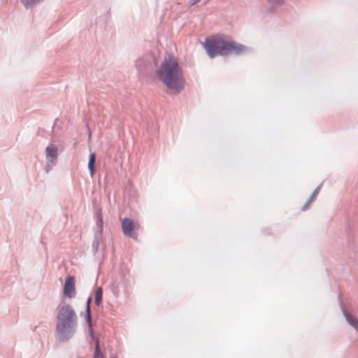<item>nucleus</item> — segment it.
Listing matches in <instances>:
<instances>
[{
	"label": "nucleus",
	"instance_id": "f257e3e1",
	"mask_svg": "<svg viewBox=\"0 0 358 358\" xmlns=\"http://www.w3.org/2000/svg\"><path fill=\"white\" fill-rule=\"evenodd\" d=\"M78 329V316L73 307L62 300L57 308L55 336L62 343H68Z\"/></svg>",
	"mask_w": 358,
	"mask_h": 358
},
{
	"label": "nucleus",
	"instance_id": "f03ea898",
	"mask_svg": "<svg viewBox=\"0 0 358 358\" xmlns=\"http://www.w3.org/2000/svg\"><path fill=\"white\" fill-rule=\"evenodd\" d=\"M156 74L159 80L175 93L178 94L184 89L182 71L173 55L164 58Z\"/></svg>",
	"mask_w": 358,
	"mask_h": 358
},
{
	"label": "nucleus",
	"instance_id": "7ed1b4c3",
	"mask_svg": "<svg viewBox=\"0 0 358 358\" xmlns=\"http://www.w3.org/2000/svg\"><path fill=\"white\" fill-rule=\"evenodd\" d=\"M203 48L210 58L217 55L227 56L231 54L241 55L249 48L234 41H227L222 38H206Z\"/></svg>",
	"mask_w": 358,
	"mask_h": 358
},
{
	"label": "nucleus",
	"instance_id": "20e7f679",
	"mask_svg": "<svg viewBox=\"0 0 358 358\" xmlns=\"http://www.w3.org/2000/svg\"><path fill=\"white\" fill-rule=\"evenodd\" d=\"M45 164L44 170L48 173L57 164L58 162V147L52 143L46 147L45 150Z\"/></svg>",
	"mask_w": 358,
	"mask_h": 358
},
{
	"label": "nucleus",
	"instance_id": "39448f33",
	"mask_svg": "<svg viewBox=\"0 0 358 358\" xmlns=\"http://www.w3.org/2000/svg\"><path fill=\"white\" fill-rule=\"evenodd\" d=\"M63 295L65 298L73 299L76 296L75 278L72 275H68L63 287Z\"/></svg>",
	"mask_w": 358,
	"mask_h": 358
},
{
	"label": "nucleus",
	"instance_id": "423d86ee",
	"mask_svg": "<svg viewBox=\"0 0 358 358\" xmlns=\"http://www.w3.org/2000/svg\"><path fill=\"white\" fill-rule=\"evenodd\" d=\"M122 229L124 236L133 239L137 238V234L134 231V223L131 219L124 217L122 220Z\"/></svg>",
	"mask_w": 358,
	"mask_h": 358
},
{
	"label": "nucleus",
	"instance_id": "0eeeda50",
	"mask_svg": "<svg viewBox=\"0 0 358 358\" xmlns=\"http://www.w3.org/2000/svg\"><path fill=\"white\" fill-rule=\"evenodd\" d=\"M92 207H93V210L96 216V224L99 227V228H101V231H103V221L101 208H100V206L97 202V200L95 198L92 199Z\"/></svg>",
	"mask_w": 358,
	"mask_h": 358
},
{
	"label": "nucleus",
	"instance_id": "6e6552de",
	"mask_svg": "<svg viewBox=\"0 0 358 358\" xmlns=\"http://www.w3.org/2000/svg\"><path fill=\"white\" fill-rule=\"evenodd\" d=\"M341 308L347 322L358 331V319L355 315L348 312L343 306H341Z\"/></svg>",
	"mask_w": 358,
	"mask_h": 358
},
{
	"label": "nucleus",
	"instance_id": "1a4fd4ad",
	"mask_svg": "<svg viewBox=\"0 0 358 358\" xmlns=\"http://www.w3.org/2000/svg\"><path fill=\"white\" fill-rule=\"evenodd\" d=\"M99 231L94 235V240L92 244V250L94 255H96L99 252V242L102 238L103 231H101V228H99Z\"/></svg>",
	"mask_w": 358,
	"mask_h": 358
},
{
	"label": "nucleus",
	"instance_id": "9d476101",
	"mask_svg": "<svg viewBox=\"0 0 358 358\" xmlns=\"http://www.w3.org/2000/svg\"><path fill=\"white\" fill-rule=\"evenodd\" d=\"M88 169L90 176L92 178L96 171V155L94 152L91 153L89 156Z\"/></svg>",
	"mask_w": 358,
	"mask_h": 358
},
{
	"label": "nucleus",
	"instance_id": "9b49d317",
	"mask_svg": "<svg viewBox=\"0 0 358 358\" xmlns=\"http://www.w3.org/2000/svg\"><path fill=\"white\" fill-rule=\"evenodd\" d=\"M80 316L84 318V325L90 324L92 322V316L91 309H85L84 313H81Z\"/></svg>",
	"mask_w": 358,
	"mask_h": 358
},
{
	"label": "nucleus",
	"instance_id": "f8f14e48",
	"mask_svg": "<svg viewBox=\"0 0 358 358\" xmlns=\"http://www.w3.org/2000/svg\"><path fill=\"white\" fill-rule=\"evenodd\" d=\"M103 298V289L101 287L96 288L95 292V304L96 306H99L101 303Z\"/></svg>",
	"mask_w": 358,
	"mask_h": 358
},
{
	"label": "nucleus",
	"instance_id": "ddd939ff",
	"mask_svg": "<svg viewBox=\"0 0 358 358\" xmlns=\"http://www.w3.org/2000/svg\"><path fill=\"white\" fill-rule=\"evenodd\" d=\"M85 327L87 328L88 334L92 341H93L95 344H96V342H99V338L94 334L93 323H91L90 324H85Z\"/></svg>",
	"mask_w": 358,
	"mask_h": 358
},
{
	"label": "nucleus",
	"instance_id": "4468645a",
	"mask_svg": "<svg viewBox=\"0 0 358 358\" xmlns=\"http://www.w3.org/2000/svg\"><path fill=\"white\" fill-rule=\"evenodd\" d=\"M268 3L271 5V7L269 8L268 12L272 13L274 10V6H280L283 4L284 0H268Z\"/></svg>",
	"mask_w": 358,
	"mask_h": 358
},
{
	"label": "nucleus",
	"instance_id": "2eb2a0df",
	"mask_svg": "<svg viewBox=\"0 0 358 358\" xmlns=\"http://www.w3.org/2000/svg\"><path fill=\"white\" fill-rule=\"evenodd\" d=\"M94 358H103V354L101 350L99 342H96V344H95Z\"/></svg>",
	"mask_w": 358,
	"mask_h": 358
},
{
	"label": "nucleus",
	"instance_id": "dca6fc26",
	"mask_svg": "<svg viewBox=\"0 0 358 358\" xmlns=\"http://www.w3.org/2000/svg\"><path fill=\"white\" fill-rule=\"evenodd\" d=\"M42 0H21L23 5L27 8L31 7Z\"/></svg>",
	"mask_w": 358,
	"mask_h": 358
},
{
	"label": "nucleus",
	"instance_id": "f3484780",
	"mask_svg": "<svg viewBox=\"0 0 358 358\" xmlns=\"http://www.w3.org/2000/svg\"><path fill=\"white\" fill-rule=\"evenodd\" d=\"M316 198L310 195L308 201L306 202V203L303 206L301 210L303 211H305L308 210L310 207V205L315 200Z\"/></svg>",
	"mask_w": 358,
	"mask_h": 358
},
{
	"label": "nucleus",
	"instance_id": "a211bd4d",
	"mask_svg": "<svg viewBox=\"0 0 358 358\" xmlns=\"http://www.w3.org/2000/svg\"><path fill=\"white\" fill-rule=\"evenodd\" d=\"M321 187H322V184L320 185L318 187H317L315 190L312 193V196H314L315 198L317 197V194H319V192H320V189H321Z\"/></svg>",
	"mask_w": 358,
	"mask_h": 358
},
{
	"label": "nucleus",
	"instance_id": "6ab92c4d",
	"mask_svg": "<svg viewBox=\"0 0 358 358\" xmlns=\"http://www.w3.org/2000/svg\"><path fill=\"white\" fill-rule=\"evenodd\" d=\"M92 297L89 296L86 301L85 309H91Z\"/></svg>",
	"mask_w": 358,
	"mask_h": 358
},
{
	"label": "nucleus",
	"instance_id": "aec40b11",
	"mask_svg": "<svg viewBox=\"0 0 358 358\" xmlns=\"http://www.w3.org/2000/svg\"><path fill=\"white\" fill-rule=\"evenodd\" d=\"M201 0H190L189 1V5L190 6H194L196 4H197L199 2H200Z\"/></svg>",
	"mask_w": 358,
	"mask_h": 358
},
{
	"label": "nucleus",
	"instance_id": "412c9836",
	"mask_svg": "<svg viewBox=\"0 0 358 358\" xmlns=\"http://www.w3.org/2000/svg\"><path fill=\"white\" fill-rule=\"evenodd\" d=\"M210 0H203V5H206L208 4L209 2H210Z\"/></svg>",
	"mask_w": 358,
	"mask_h": 358
},
{
	"label": "nucleus",
	"instance_id": "4be33fe9",
	"mask_svg": "<svg viewBox=\"0 0 358 358\" xmlns=\"http://www.w3.org/2000/svg\"><path fill=\"white\" fill-rule=\"evenodd\" d=\"M111 358H115V357H111Z\"/></svg>",
	"mask_w": 358,
	"mask_h": 358
}]
</instances>
